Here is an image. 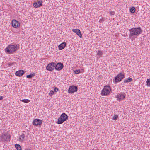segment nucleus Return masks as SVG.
Instances as JSON below:
<instances>
[{
  "label": "nucleus",
  "instance_id": "nucleus-1",
  "mask_svg": "<svg viewBox=\"0 0 150 150\" xmlns=\"http://www.w3.org/2000/svg\"><path fill=\"white\" fill-rule=\"evenodd\" d=\"M129 30L130 32L129 38L131 39L132 41L133 39H135L141 34L142 31V29L140 27L132 28L129 29Z\"/></svg>",
  "mask_w": 150,
  "mask_h": 150
},
{
  "label": "nucleus",
  "instance_id": "nucleus-7",
  "mask_svg": "<svg viewBox=\"0 0 150 150\" xmlns=\"http://www.w3.org/2000/svg\"><path fill=\"white\" fill-rule=\"evenodd\" d=\"M55 63L52 62L48 64L46 67V69L49 71H52L55 69Z\"/></svg>",
  "mask_w": 150,
  "mask_h": 150
},
{
  "label": "nucleus",
  "instance_id": "nucleus-27",
  "mask_svg": "<svg viewBox=\"0 0 150 150\" xmlns=\"http://www.w3.org/2000/svg\"><path fill=\"white\" fill-rule=\"evenodd\" d=\"M118 116L117 115H115L113 117V119L116 120L118 118Z\"/></svg>",
  "mask_w": 150,
  "mask_h": 150
},
{
  "label": "nucleus",
  "instance_id": "nucleus-25",
  "mask_svg": "<svg viewBox=\"0 0 150 150\" xmlns=\"http://www.w3.org/2000/svg\"><path fill=\"white\" fill-rule=\"evenodd\" d=\"M146 83H147V86H150V78L147 79Z\"/></svg>",
  "mask_w": 150,
  "mask_h": 150
},
{
  "label": "nucleus",
  "instance_id": "nucleus-26",
  "mask_svg": "<svg viewBox=\"0 0 150 150\" xmlns=\"http://www.w3.org/2000/svg\"><path fill=\"white\" fill-rule=\"evenodd\" d=\"M54 92L52 90H51L50 91V92L49 93V95H52L54 94Z\"/></svg>",
  "mask_w": 150,
  "mask_h": 150
},
{
  "label": "nucleus",
  "instance_id": "nucleus-18",
  "mask_svg": "<svg viewBox=\"0 0 150 150\" xmlns=\"http://www.w3.org/2000/svg\"><path fill=\"white\" fill-rule=\"evenodd\" d=\"M103 53L102 52L99 50H98V52L97 54V57L98 58H99L103 54Z\"/></svg>",
  "mask_w": 150,
  "mask_h": 150
},
{
  "label": "nucleus",
  "instance_id": "nucleus-12",
  "mask_svg": "<svg viewBox=\"0 0 150 150\" xmlns=\"http://www.w3.org/2000/svg\"><path fill=\"white\" fill-rule=\"evenodd\" d=\"M12 25L13 27L16 28L19 26L20 23L16 20H13L12 21Z\"/></svg>",
  "mask_w": 150,
  "mask_h": 150
},
{
  "label": "nucleus",
  "instance_id": "nucleus-32",
  "mask_svg": "<svg viewBox=\"0 0 150 150\" xmlns=\"http://www.w3.org/2000/svg\"><path fill=\"white\" fill-rule=\"evenodd\" d=\"M26 150H31L29 149H26Z\"/></svg>",
  "mask_w": 150,
  "mask_h": 150
},
{
  "label": "nucleus",
  "instance_id": "nucleus-23",
  "mask_svg": "<svg viewBox=\"0 0 150 150\" xmlns=\"http://www.w3.org/2000/svg\"><path fill=\"white\" fill-rule=\"evenodd\" d=\"M135 10V8L133 7L130 8V11L132 13H134Z\"/></svg>",
  "mask_w": 150,
  "mask_h": 150
},
{
  "label": "nucleus",
  "instance_id": "nucleus-9",
  "mask_svg": "<svg viewBox=\"0 0 150 150\" xmlns=\"http://www.w3.org/2000/svg\"><path fill=\"white\" fill-rule=\"evenodd\" d=\"M55 69L56 70L60 71L62 70L63 68V64L61 62H59L57 64L55 63Z\"/></svg>",
  "mask_w": 150,
  "mask_h": 150
},
{
  "label": "nucleus",
  "instance_id": "nucleus-22",
  "mask_svg": "<svg viewBox=\"0 0 150 150\" xmlns=\"http://www.w3.org/2000/svg\"><path fill=\"white\" fill-rule=\"evenodd\" d=\"M25 137V135H24V134H22L20 136V137H19L20 140L21 141L23 140Z\"/></svg>",
  "mask_w": 150,
  "mask_h": 150
},
{
  "label": "nucleus",
  "instance_id": "nucleus-13",
  "mask_svg": "<svg viewBox=\"0 0 150 150\" xmlns=\"http://www.w3.org/2000/svg\"><path fill=\"white\" fill-rule=\"evenodd\" d=\"M42 121L39 119H35L33 123V124L35 126L40 125L42 124Z\"/></svg>",
  "mask_w": 150,
  "mask_h": 150
},
{
  "label": "nucleus",
  "instance_id": "nucleus-5",
  "mask_svg": "<svg viewBox=\"0 0 150 150\" xmlns=\"http://www.w3.org/2000/svg\"><path fill=\"white\" fill-rule=\"evenodd\" d=\"M111 89L109 86H106L102 90L101 94L102 95H107L109 94Z\"/></svg>",
  "mask_w": 150,
  "mask_h": 150
},
{
  "label": "nucleus",
  "instance_id": "nucleus-6",
  "mask_svg": "<svg viewBox=\"0 0 150 150\" xmlns=\"http://www.w3.org/2000/svg\"><path fill=\"white\" fill-rule=\"evenodd\" d=\"M125 77V76L122 73H120L118 74L115 78L114 81L116 83L120 82Z\"/></svg>",
  "mask_w": 150,
  "mask_h": 150
},
{
  "label": "nucleus",
  "instance_id": "nucleus-16",
  "mask_svg": "<svg viewBox=\"0 0 150 150\" xmlns=\"http://www.w3.org/2000/svg\"><path fill=\"white\" fill-rule=\"evenodd\" d=\"M66 46V43L64 42H63L58 46V48L59 50H62L64 49L65 47Z\"/></svg>",
  "mask_w": 150,
  "mask_h": 150
},
{
  "label": "nucleus",
  "instance_id": "nucleus-19",
  "mask_svg": "<svg viewBox=\"0 0 150 150\" xmlns=\"http://www.w3.org/2000/svg\"><path fill=\"white\" fill-rule=\"evenodd\" d=\"M83 71L82 69H76L74 71L75 73L76 74H78L80 73H82Z\"/></svg>",
  "mask_w": 150,
  "mask_h": 150
},
{
  "label": "nucleus",
  "instance_id": "nucleus-20",
  "mask_svg": "<svg viewBox=\"0 0 150 150\" xmlns=\"http://www.w3.org/2000/svg\"><path fill=\"white\" fill-rule=\"evenodd\" d=\"M15 145V147L17 149V150H21V148L20 145L18 144H16Z\"/></svg>",
  "mask_w": 150,
  "mask_h": 150
},
{
  "label": "nucleus",
  "instance_id": "nucleus-3",
  "mask_svg": "<svg viewBox=\"0 0 150 150\" xmlns=\"http://www.w3.org/2000/svg\"><path fill=\"white\" fill-rule=\"evenodd\" d=\"M68 119V116L65 113H63L62 114L60 117L58 119L57 123L59 124H61L65 121Z\"/></svg>",
  "mask_w": 150,
  "mask_h": 150
},
{
  "label": "nucleus",
  "instance_id": "nucleus-17",
  "mask_svg": "<svg viewBox=\"0 0 150 150\" xmlns=\"http://www.w3.org/2000/svg\"><path fill=\"white\" fill-rule=\"evenodd\" d=\"M132 81V78H129L125 79L124 80V82L125 83L130 82Z\"/></svg>",
  "mask_w": 150,
  "mask_h": 150
},
{
  "label": "nucleus",
  "instance_id": "nucleus-24",
  "mask_svg": "<svg viewBox=\"0 0 150 150\" xmlns=\"http://www.w3.org/2000/svg\"><path fill=\"white\" fill-rule=\"evenodd\" d=\"M20 101H22L24 103H28L30 101L29 100L27 99H25L21 100Z\"/></svg>",
  "mask_w": 150,
  "mask_h": 150
},
{
  "label": "nucleus",
  "instance_id": "nucleus-31",
  "mask_svg": "<svg viewBox=\"0 0 150 150\" xmlns=\"http://www.w3.org/2000/svg\"><path fill=\"white\" fill-rule=\"evenodd\" d=\"M101 21H102V20H100V21H99V22H100V23H101Z\"/></svg>",
  "mask_w": 150,
  "mask_h": 150
},
{
  "label": "nucleus",
  "instance_id": "nucleus-14",
  "mask_svg": "<svg viewBox=\"0 0 150 150\" xmlns=\"http://www.w3.org/2000/svg\"><path fill=\"white\" fill-rule=\"evenodd\" d=\"M24 71L20 70L16 72L15 75L17 76L20 77L23 75L24 74Z\"/></svg>",
  "mask_w": 150,
  "mask_h": 150
},
{
  "label": "nucleus",
  "instance_id": "nucleus-4",
  "mask_svg": "<svg viewBox=\"0 0 150 150\" xmlns=\"http://www.w3.org/2000/svg\"><path fill=\"white\" fill-rule=\"evenodd\" d=\"M11 136L8 133H5L0 136L1 140L3 142L10 141Z\"/></svg>",
  "mask_w": 150,
  "mask_h": 150
},
{
  "label": "nucleus",
  "instance_id": "nucleus-2",
  "mask_svg": "<svg viewBox=\"0 0 150 150\" xmlns=\"http://www.w3.org/2000/svg\"><path fill=\"white\" fill-rule=\"evenodd\" d=\"M17 45H9L5 48V52L8 54H11L17 50Z\"/></svg>",
  "mask_w": 150,
  "mask_h": 150
},
{
  "label": "nucleus",
  "instance_id": "nucleus-10",
  "mask_svg": "<svg viewBox=\"0 0 150 150\" xmlns=\"http://www.w3.org/2000/svg\"><path fill=\"white\" fill-rule=\"evenodd\" d=\"M125 93H121L117 95V100H122L124 99L125 98Z\"/></svg>",
  "mask_w": 150,
  "mask_h": 150
},
{
  "label": "nucleus",
  "instance_id": "nucleus-8",
  "mask_svg": "<svg viewBox=\"0 0 150 150\" xmlns=\"http://www.w3.org/2000/svg\"><path fill=\"white\" fill-rule=\"evenodd\" d=\"M78 89L76 86L73 85L70 86L68 89V92L69 93H72L77 91Z\"/></svg>",
  "mask_w": 150,
  "mask_h": 150
},
{
  "label": "nucleus",
  "instance_id": "nucleus-11",
  "mask_svg": "<svg viewBox=\"0 0 150 150\" xmlns=\"http://www.w3.org/2000/svg\"><path fill=\"white\" fill-rule=\"evenodd\" d=\"M42 6V1L41 0L38 1L37 2H35L33 4V6L35 8H37Z\"/></svg>",
  "mask_w": 150,
  "mask_h": 150
},
{
  "label": "nucleus",
  "instance_id": "nucleus-15",
  "mask_svg": "<svg viewBox=\"0 0 150 150\" xmlns=\"http://www.w3.org/2000/svg\"><path fill=\"white\" fill-rule=\"evenodd\" d=\"M73 32L76 33V34L80 37L81 38L82 35L79 29H73L72 30Z\"/></svg>",
  "mask_w": 150,
  "mask_h": 150
},
{
  "label": "nucleus",
  "instance_id": "nucleus-21",
  "mask_svg": "<svg viewBox=\"0 0 150 150\" xmlns=\"http://www.w3.org/2000/svg\"><path fill=\"white\" fill-rule=\"evenodd\" d=\"M35 74L34 73L31 74L27 76L26 77L27 78H32L33 76H35Z\"/></svg>",
  "mask_w": 150,
  "mask_h": 150
},
{
  "label": "nucleus",
  "instance_id": "nucleus-28",
  "mask_svg": "<svg viewBox=\"0 0 150 150\" xmlns=\"http://www.w3.org/2000/svg\"><path fill=\"white\" fill-rule=\"evenodd\" d=\"M58 90H59L58 88H57V87H55L54 88V92H57L58 91Z\"/></svg>",
  "mask_w": 150,
  "mask_h": 150
},
{
  "label": "nucleus",
  "instance_id": "nucleus-30",
  "mask_svg": "<svg viewBox=\"0 0 150 150\" xmlns=\"http://www.w3.org/2000/svg\"><path fill=\"white\" fill-rule=\"evenodd\" d=\"M3 97L2 96H0V100H1L3 99Z\"/></svg>",
  "mask_w": 150,
  "mask_h": 150
},
{
  "label": "nucleus",
  "instance_id": "nucleus-29",
  "mask_svg": "<svg viewBox=\"0 0 150 150\" xmlns=\"http://www.w3.org/2000/svg\"><path fill=\"white\" fill-rule=\"evenodd\" d=\"M110 14L111 15H114L115 14V12L114 11H111L110 12Z\"/></svg>",
  "mask_w": 150,
  "mask_h": 150
}]
</instances>
